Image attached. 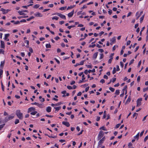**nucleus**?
I'll return each instance as SVG.
<instances>
[{"instance_id": "nucleus-53", "label": "nucleus", "mask_w": 148, "mask_h": 148, "mask_svg": "<svg viewBox=\"0 0 148 148\" xmlns=\"http://www.w3.org/2000/svg\"><path fill=\"white\" fill-rule=\"evenodd\" d=\"M131 41L130 40H128V41L126 43V45L127 46L128 45H130V43H131Z\"/></svg>"}, {"instance_id": "nucleus-32", "label": "nucleus", "mask_w": 148, "mask_h": 148, "mask_svg": "<svg viewBox=\"0 0 148 148\" xmlns=\"http://www.w3.org/2000/svg\"><path fill=\"white\" fill-rule=\"evenodd\" d=\"M19 122V121L18 119H16L15 120L14 123L15 124H17Z\"/></svg>"}, {"instance_id": "nucleus-4", "label": "nucleus", "mask_w": 148, "mask_h": 148, "mask_svg": "<svg viewBox=\"0 0 148 148\" xmlns=\"http://www.w3.org/2000/svg\"><path fill=\"white\" fill-rule=\"evenodd\" d=\"M26 20L23 19V20H21L20 21H15L14 20H12L11 21V23H14V24H19L20 22L22 23L23 22H26Z\"/></svg>"}, {"instance_id": "nucleus-28", "label": "nucleus", "mask_w": 148, "mask_h": 148, "mask_svg": "<svg viewBox=\"0 0 148 148\" xmlns=\"http://www.w3.org/2000/svg\"><path fill=\"white\" fill-rule=\"evenodd\" d=\"M95 72V69H92V70H89L88 71V73H90L91 72L92 73H94Z\"/></svg>"}, {"instance_id": "nucleus-29", "label": "nucleus", "mask_w": 148, "mask_h": 148, "mask_svg": "<svg viewBox=\"0 0 148 148\" xmlns=\"http://www.w3.org/2000/svg\"><path fill=\"white\" fill-rule=\"evenodd\" d=\"M40 6V5L39 4H36L33 7L34 8L37 9Z\"/></svg>"}, {"instance_id": "nucleus-9", "label": "nucleus", "mask_w": 148, "mask_h": 148, "mask_svg": "<svg viewBox=\"0 0 148 148\" xmlns=\"http://www.w3.org/2000/svg\"><path fill=\"white\" fill-rule=\"evenodd\" d=\"M0 10L2 12L3 14H5L8 13L10 11V10L9 9L5 10L3 8H1Z\"/></svg>"}, {"instance_id": "nucleus-42", "label": "nucleus", "mask_w": 148, "mask_h": 148, "mask_svg": "<svg viewBox=\"0 0 148 148\" xmlns=\"http://www.w3.org/2000/svg\"><path fill=\"white\" fill-rule=\"evenodd\" d=\"M5 125V124H3L0 125V130L4 127Z\"/></svg>"}, {"instance_id": "nucleus-6", "label": "nucleus", "mask_w": 148, "mask_h": 148, "mask_svg": "<svg viewBox=\"0 0 148 148\" xmlns=\"http://www.w3.org/2000/svg\"><path fill=\"white\" fill-rule=\"evenodd\" d=\"M142 100V98H138L137 101V105L136 107H139L141 105V101Z\"/></svg>"}, {"instance_id": "nucleus-63", "label": "nucleus", "mask_w": 148, "mask_h": 148, "mask_svg": "<svg viewBox=\"0 0 148 148\" xmlns=\"http://www.w3.org/2000/svg\"><path fill=\"white\" fill-rule=\"evenodd\" d=\"M73 7V6H69L67 8V10H69V9H72Z\"/></svg>"}, {"instance_id": "nucleus-22", "label": "nucleus", "mask_w": 148, "mask_h": 148, "mask_svg": "<svg viewBox=\"0 0 148 148\" xmlns=\"http://www.w3.org/2000/svg\"><path fill=\"white\" fill-rule=\"evenodd\" d=\"M110 41L112 42H115L116 41V38L115 37H113L110 40Z\"/></svg>"}, {"instance_id": "nucleus-23", "label": "nucleus", "mask_w": 148, "mask_h": 148, "mask_svg": "<svg viewBox=\"0 0 148 148\" xmlns=\"http://www.w3.org/2000/svg\"><path fill=\"white\" fill-rule=\"evenodd\" d=\"M54 108L56 109L55 112H56V111H58V110H60V109L61 107L60 106H59V107H54Z\"/></svg>"}, {"instance_id": "nucleus-2", "label": "nucleus", "mask_w": 148, "mask_h": 148, "mask_svg": "<svg viewBox=\"0 0 148 148\" xmlns=\"http://www.w3.org/2000/svg\"><path fill=\"white\" fill-rule=\"evenodd\" d=\"M143 14L142 16L140 17V18H144L145 16V14H143V12L141 11L140 12H137L136 14V16L137 17V18H138L140 17L141 15Z\"/></svg>"}, {"instance_id": "nucleus-34", "label": "nucleus", "mask_w": 148, "mask_h": 148, "mask_svg": "<svg viewBox=\"0 0 148 148\" xmlns=\"http://www.w3.org/2000/svg\"><path fill=\"white\" fill-rule=\"evenodd\" d=\"M66 7H62L60 8L59 9L61 10H63L66 9Z\"/></svg>"}, {"instance_id": "nucleus-7", "label": "nucleus", "mask_w": 148, "mask_h": 148, "mask_svg": "<svg viewBox=\"0 0 148 148\" xmlns=\"http://www.w3.org/2000/svg\"><path fill=\"white\" fill-rule=\"evenodd\" d=\"M89 17L90 18H91L92 17V16H86V13H82V15H81L79 16V17L80 18H85Z\"/></svg>"}, {"instance_id": "nucleus-5", "label": "nucleus", "mask_w": 148, "mask_h": 148, "mask_svg": "<svg viewBox=\"0 0 148 148\" xmlns=\"http://www.w3.org/2000/svg\"><path fill=\"white\" fill-rule=\"evenodd\" d=\"M103 135L104 133L102 131H100L99 132L98 136V140H100L101 138L103 136Z\"/></svg>"}, {"instance_id": "nucleus-19", "label": "nucleus", "mask_w": 148, "mask_h": 148, "mask_svg": "<svg viewBox=\"0 0 148 148\" xmlns=\"http://www.w3.org/2000/svg\"><path fill=\"white\" fill-rule=\"evenodd\" d=\"M127 87V86H125L124 87L123 89L122 90V92H123L124 93L125 91V94H126L127 93V90H126Z\"/></svg>"}, {"instance_id": "nucleus-38", "label": "nucleus", "mask_w": 148, "mask_h": 148, "mask_svg": "<svg viewBox=\"0 0 148 148\" xmlns=\"http://www.w3.org/2000/svg\"><path fill=\"white\" fill-rule=\"evenodd\" d=\"M119 90H116L115 94L117 95H118L119 94Z\"/></svg>"}, {"instance_id": "nucleus-16", "label": "nucleus", "mask_w": 148, "mask_h": 148, "mask_svg": "<svg viewBox=\"0 0 148 148\" xmlns=\"http://www.w3.org/2000/svg\"><path fill=\"white\" fill-rule=\"evenodd\" d=\"M82 79L80 80H79V83H82V82H83V80H84L85 79V77H84V75H82Z\"/></svg>"}, {"instance_id": "nucleus-46", "label": "nucleus", "mask_w": 148, "mask_h": 148, "mask_svg": "<svg viewBox=\"0 0 148 148\" xmlns=\"http://www.w3.org/2000/svg\"><path fill=\"white\" fill-rule=\"evenodd\" d=\"M95 46L96 45L95 44H94L93 45H90L89 46V47L94 48Z\"/></svg>"}, {"instance_id": "nucleus-56", "label": "nucleus", "mask_w": 148, "mask_h": 148, "mask_svg": "<svg viewBox=\"0 0 148 148\" xmlns=\"http://www.w3.org/2000/svg\"><path fill=\"white\" fill-rule=\"evenodd\" d=\"M100 82L102 83V84L104 83H105V80L103 79H102L100 81Z\"/></svg>"}, {"instance_id": "nucleus-48", "label": "nucleus", "mask_w": 148, "mask_h": 148, "mask_svg": "<svg viewBox=\"0 0 148 148\" xmlns=\"http://www.w3.org/2000/svg\"><path fill=\"white\" fill-rule=\"evenodd\" d=\"M148 139V135L146 136L144 138V141L145 142Z\"/></svg>"}, {"instance_id": "nucleus-62", "label": "nucleus", "mask_w": 148, "mask_h": 148, "mask_svg": "<svg viewBox=\"0 0 148 148\" xmlns=\"http://www.w3.org/2000/svg\"><path fill=\"white\" fill-rule=\"evenodd\" d=\"M116 71H119L120 70V69L119 68V66L118 65H117L116 66Z\"/></svg>"}, {"instance_id": "nucleus-50", "label": "nucleus", "mask_w": 148, "mask_h": 148, "mask_svg": "<svg viewBox=\"0 0 148 148\" xmlns=\"http://www.w3.org/2000/svg\"><path fill=\"white\" fill-rule=\"evenodd\" d=\"M87 8V6L86 5H84L82 7L81 9H83Z\"/></svg>"}, {"instance_id": "nucleus-21", "label": "nucleus", "mask_w": 148, "mask_h": 148, "mask_svg": "<svg viewBox=\"0 0 148 148\" xmlns=\"http://www.w3.org/2000/svg\"><path fill=\"white\" fill-rule=\"evenodd\" d=\"M31 104L32 105H36L37 106L39 107H40V106L41 105V104H39L37 102H35L34 103H32Z\"/></svg>"}, {"instance_id": "nucleus-20", "label": "nucleus", "mask_w": 148, "mask_h": 148, "mask_svg": "<svg viewBox=\"0 0 148 148\" xmlns=\"http://www.w3.org/2000/svg\"><path fill=\"white\" fill-rule=\"evenodd\" d=\"M139 132H138L137 135L134 136V138L136 139L137 140H138L139 139Z\"/></svg>"}, {"instance_id": "nucleus-26", "label": "nucleus", "mask_w": 148, "mask_h": 148, "mask_svg": "<svg viewBox=\"0 0 148 148\" xmlns=\"http://www.w3.org/2000/svg\"><path fill=\"white\" fill-rule=\"evenodd\" d=\"M46 47L47 48H51V46L50 44H47L46 45Z\"/></svg>"}, {"instance_id": "nucleus-60", "label": "nucleus", "mask_w": 148, "mask_h": 148, "mask_svg": "<svg viewBox=\"0 0 148 148\" xmlns=\"http://www.w3.org/2000/svg\"><path fill=\"white\" fill-rule=\"evenodd\" d=\"M29 51L32 53L33 52V50L31 47L29 48Z\"/></svg>"}, {"instance_id": "nucleus-24", "label": "nucleus", "mask_w": 148, "mask_h": 148, "mask_svg": "<svg viewBox=\"0 0 148 148\" xmlns=\"http://www.w3.org/2000/svg\"><path fill=\"white\" fill-rule=\"evenodd\" d=\"M18 12L19 14L20 15H23L24 14L23 11H18Z\"/></svg>"}, {"instance_id": "nucleus-12", "label": "nucleus", "mask_w": 148, "mask_h": 148, "mask_svg": "<svg viewBox=\"0 0 148 148\" xmlns=\"http://www.w3.org/2000/svg\"><path fill=\"white\" fill-rule=\"evenodd\" d=\"M1 48L4 49L5 47V43L4 41L2 40H1Z\"/></svg>"}, {"instance_id": "nucleus-18", "label": "nucleus", "mask_w": 148, "mask_h": 148, "mask_svg": "<svg viewBox=\"0 0 148 148\" xmlns=\"http://www.w3.org/2000/svg\"><path fill=\"white\" fill-rule=\"evenodd\" d=\"M98 53L97 52L95 53L94 54L93 56V57H92L94 59H95L97 57V56Z\"/></svg>"}, {"instance_id": "nucleus-8", "label": "nucleus", "mask_w": 148, "mask_h": 148, "mask_svg": "<svg viewBox=\"0 0 148 148\" xmlns=\"http://www.w3.org/2000/svg\"><path fill=\"white\" fill-rule=\"evenodd\" d=\"M14 118V116H12L10 115H9L8 117H6L5 119V121L7 122L8 120H11Z\"/></svg>"}, {"instance_id": "nucleus-31", "label": "nucleus", "mask_w": 148, "mask_h": 148, "mask_svg": "<svg viewBox=\"0 0 148 148\" xmlns=\"http://www.w3.org/2000/svg\"><path fill=\"white\" fill-rule=\"evenodd\" d=\"M25 43H26L27 45V46H26V47H27L28 48L29 47V41L27 40H26L25 41Z\"/></svg>"}, {"instance_id": "nucleus-36", "label": "nucleus", "mask_w": 148, "mask_h": 148, "mask_svg": "<svg viewBox=\"0 0 148 148\" xmlns=\"http://www.w3.org/2000/svg\"><path fill=\"white\" fill-rule=\"evenodd\" d=\"M85 60H82V61H81L80 63V64H79V65H83L84 64V62H85Z\"/></svg>"}, {"instance_id": "nucleus-43", "label": "nucleus", "mask_w": 148, "mask_h": 148, "mask_svg": "<svg viewBox=\"0 0 148 148\" xmlns=\"http://www.w3.org/2000/svg\"><path fill=\"white\" fill-rule=\"evenodd\" d=\"M62 104V102H59L56 104H55V106H59L60 105H61Z\"/></svg>"}, {"instance_id": "nucleus-49", "label": "nucleus", "mask_w": 148, "mask_h": 148, "mask_svg": "<svg viewBox=\"0 0 148 148\" xmlns=\"http://www.w3.org/2000/svg\"><path fill=\"white\" fill-rule=\"evenodd\" d=\"M148 87H147L146 88H143V91L144 92H145L146 91H147L148 90Z\"/></svg>"}, {"instance_id": "nucleus-44", "label": "nucleus", "mask_w": 148, "mask_h": 148, "mask_svg": "<svg viewBox=\"0 0 148 148\" xmlns=\"http://www.w3.org/2000/svg\"><path fill=\"white\" fill-rule=\"evenodd\" d=\"M67 88L69 90H71V89H73L72 87L70 86H67Z\"/></svg>"}, {"instance_id": "nucleus-47", "label": "nucleus", "mask_w": 148, "mask_h": 148, "mask_svg": "<svg viewBox=\"0 0 148 148\" xmlns=\"http://www.w3.org/2000/svg\"><path fill=\"white\" fill-rule=\"evenodd\" d=\"M75 27V25H71V26H69L68 27V28L69 29H71V28L72 27Z\"/></svg>"}, {"instance_id": "nucleus-35", "label": "nucleus", "mask_w": 148, "mask_h": 148, "mask_svg": "<svg viewBox=\"0 0 148 148\" xmlns=\"http://www.w3.org/2000/svg\"><path fill=\"white\" fill-rule=\"evenodd\" d=\"M109 89L112 92H114L115 90L114 88L111 87H110L109 88Z\"/></svg>"}, {"instance_id": "nucleus-55", "label": "nucleus", "mask_w": 148, "mask_h": 148, "mask_svg": "<svg viewBox=\"0 0 148 148\" xmlns=\"http://www.w3.org/2000/svg\"><path fill=\"white\" fill-rule=\"evenodd\" d=\"M138 115V114L137 113H136V112L134 113L133 114V117L134 118L135 116H137Z\"/></svg>"}, {"instance_id": "nucleus-10", "label": "nucleus", "mask_w": 148, "mask_h": 148, "mask_svg": "<svg viewBox=\"0 0 148 148\" xmlns=\"http://www.w3.org/2000/svg\"><path fill=\"white\" fill-rule=\"evenodd\" d=\"M57 15L58 16H59L61 18L64 19L66 18V16L65 15L62 14L60 13H58Z\"/></svg>"}, {"instance_id": "nucleus-39", "label": "nucleus", "mask_w": 148, "mask_h": 148, "mask_svg": "<svg viewBox=\"0 0 148 148\" xmlns=\"http://www.w3.org/2000/svg\"><path fill=\"white\" fill-rule=\"evenodd\" d=\"M100 130H105V131H106V130H107L105 128V127L104 126H103L101 127L100 128Z\"/></svg>"}, {"instance_id": "nucleus-61", "label": "nucleus", "mask_w": 148, "mask_h": 148, "mask_svg": "<svg viewBox=\"0 0 148 148\" xmlns=\"http://www.w3.org/2000/svg\"><path fill=\"white\" fill-rule=\"evenodd\" d=\"M144 130H143V131L140 133V137L142 136V135H143L144 133Z\"/></svg>"}, {"instance_id": "nucleus-33", "label": "nucleus", "mask_w": 148, "mask_h": 148, "mask_svg": "<svg viewBox=\"0 0 148 148\" xmlns=\"http://www.w3.org/2000/svg\"><path fill=\"white\" fill-rule=\"evenodd\" d=\"M37 112L36 111H34L33 112H32L30 113V114L32 115H35L36 113H37Z\"/></svg>"}, {"instance_id": "nucleus-54", "label": "nucleus", "mask_w": 148, "mask_h": 148, "mask_svg": "<svg viewBox=\"0 0 148 148\" xmlns=\"http://www.w3.org/2000/svg\"><path fill=\"white\" fill-rule=\"evenodd\" d=\"M98 51L101 53H102L104 52V50L103 49H98Z\"/></svg>"}, {"instance_id": "nucleus-58", "label": "nucleus", "mask_w": 148, "mask_h": 148, "mask_svg": "<svg viewBox=\"0 0 148 148\" xmlns=\"http://www.w3.org/2000/svg\"><path fill=\"white\" fill-rule=\"evenodd\" d=\"M120 64L121 66V67L122 68H123L124 66L123 63L122 62H120Z\"/></svg>"}, {"instance_id": "nucleus-15", "label": "nucleus", "mask_w": 148, "mask_h": 148, "mask_svg": "<svg viewBox=\"0 0 148 148\" xmlns=\"http://www.w3.org/2000/svg\"><path fill=\"white\" fill-rule=\"evenodd\" d=\"M74 10H73L71 12L68 13V15L69 18L71 17L73 15Z\"/></svg>"}, {"instance_id": "nucleus-30", "label": "nucleus", "mask_w": 148, "mask_h": 148, "mask_svg": "<svg viewBox=\"0 0 148 148\" xmlns=\"http://www.w3.org/2000/svg\"><path fill=\"white\" fill-rule=\"evenodd\" d=\"M4 65V61H1V63L0 66L1 67H3Z\"/></svg>"}, {"instance_id": "nucleus-57", "label": "nucleus", "mask_w": 148, "mask_h": 148, "mask_svg": "<svg viewBox=\"0 0 148 148\" xmlns=\"http://www.w3.org/2000/svg\"><path fill=\"white\" fill-rule=\"evenodd\" d=\"M113 59H112V58H110L109 60H108V63H109V64H110L111 63V62H112V60Z\"/></svg>"}, {"instance_id": "nucleus-45", "label": "nucleus", "mask_w": 148, "mask_h": 148, "mask_svg": "<svg viewBox=\"0 0 148 148\" xmlns=\"http://www.w3.org/2000/svg\"><path fill=\"white\" fill-rule=\"evenodd\" d=\"M4 51L3 49H0V53L3 54H4Z\"/></svg>"}, {"instance_id": "nucleus-37", "label": "nucleus", "mask_w": 148, "mask_h": 148, "mask_svg": "<svg viewBox=\"0 0 148 148\" xmlns=\"http://www.w3.org/2000/svg\"><path fill=\"white\" fill-rule=\"evenodd\" d=\"M116 68L115 67H114L113 69V70L112 71V73L113 74H114L116 73Z\"/></svg>"}, {"instance_id": "nucleus-64", "label": "nucleus", "mask_w": 148, "mask_h": 148, "mask_svg": "<svg viewBox=\"0 0 148 148\" xmlns=\"http://www.w3.org/2000/svg\"><path fill=\"white\" fill-rule=\"evenodd\" d=\"M140 76H138L137 78V81L138 82H139L140 81Z\"/></svg>"}, {"instance_id": "nucleus-27", "label": "nucleus", "mask_w": 148, "mask_h": 148, "mask_svg": "<svg viewBox=\"0 0 148 148\" xmlns=\"http://www.w3.org/2000/svg\"><path fill=\"white\" fill-rule=\"evenodd\" d=\"M10 36V34H5V37L4 38V39L5 40H6L7 39V38L8 37Z\"/></svg>"}, {"instance_id": "nucleus-1", "label": "nucleus", "mask_w": 148, "mask_h": 148, "mask_svg": "<svg viewBox=\"0 0 148 148\" xmlns=\"http://www.w3.org/2000/svg\"><path fill=\"white\" fill-rule=\"evenodd\" d=\"M16 114L20 119L22 120L23 119V114L21 112L20 110H16Z\"/></svg>"}, {"instance_id": "nucleus-14", "label": "nucleus", "mask_w": 148, "mask_h": 148, "mask_svg": "<svg viewBox=\"0 0 148 148\" xmlns=\"http://www.w3.org/2000/svg\"><path fill=\"white\" fill-rule=\"evenodd\" d=\"M62 123L63 125H66L67 127H69L70 126V124L69 122H65L64 121H63L62 122Z\"/></svg>"}, {"instance_id": "nucleus-40", "label": "nucleus", "mask_w": 148, "mask_h": 148, "mask_svg": "<svg viewBox=\"0 0 148 148\" xmlns=\"http://www.w3.org/2000/svg\"><path fill=\"white\" fill-rule=\"evenodd\" d=\"M144 97H145V100H147V99L148 97V96L146 94H145L144 95Z\"/></svg>"}, {"instance_id": "nucleus-17", "label": "nucleus", "mask_w": 148, "mask_h": 148, "mask_svg": "<svg viewBox=\"0 0 148 148\" xmlns=\"http://www.w3.org/2000/svg\"><path fill=\"white\" fill-rule=\"evenodd\" d=\"M46 110L48 112H51V108L50 106L47 107L46 109Z\"/></svg>"}, {"instance_id": "nucleus-11", "label": "nucleus", "mask_w": 148, "mask_h": 148, "mask_svg": "<svg viewBox=\"0 0 148 148\" xmlns=\"http://www.w3.org/2000/svg\"><path fill=\"white\" fill-rule=\"evenodd\" d=\"M34 15L36 17H41L42 16V14L39 12H37V13H35L34 14Z\"/></svg>"}, {"instance_id": "nucleus-25", "label": "nucleus", "mask_w": 148, "mask_h": 148, "mask_svg": "<svg viewBox=\"0 0 148 148\" xmlns=\"http://www.w3.org/2000/svg\"><path fill=\"white\" fill-rule=\"evenodd\" d=\"M131 99L129 97L125 102V103H128L131 101Z\"/></svg>"}, {"instance_id": "nucleus-13", "label": "nucleus", "mask_w": 148, "mask_h": 148, "mask_svg": "<svg viewBox=\"0 0 148 148\" xmlns=\"http://www.w3.org/2000/svg\"><path fill=\"white\" fill-rule=\"evenodd\" d=\"M35 110V109L34 108L31 107L28 109L27 112L28 113H29L32 112V111H34Z\"/></svg>"}, {"instance_id": "nucleus-51", "label": "nucleus", "mask_w": 148, "mask_h": 148, "mask_svg": "<svg viewBox=\"0 0 148 148\" xmlns=\"http://www.w3.org/2000/svg\"><path fill=\"white\" fill-rule=\"evenodd\" d=\"M134 61V59H133L132 60H131L130 62L129 65H130L131 64H132L133 63Z\"/></svg>"}, {"instance_id": "nucleus-3", "label": "nucleus", "mask_w": 148, "mask_h": 148, "mask_svg": "<svg viewBox=\"0 0 148 148\" xmlns=\"http://www.w3.org/2000/svg\"><path fill=\"white\" fill-rule=\"evenodd\" d=\"M105 140V136L103 137L100 140L98 143V145L97 146V147L98 148H99L101 146L103 142Z\"/></svg>"}, {"instance_id": "nucleus-52", "label": "nucleus", "mask_w": 148, "mask_h": 148, "mask_svg": "<svg viewBox=\"0 0 148 148\" xmlns=\"http://www.w3.org/2000/svg\"><path fill=\"white\" fill-rule=\"evenodd\" d=\"M121 123H119L118 124H117L116 126V128H117L119 127L121 125Z\"/></svg>"}, {"instance_id": "nucleus-59", "label": "nucleus", "mask_w": 148, "mask_h": 148, "mask_svg": "<svg viewBox=\"0 0 148 148\" xmlns=\"http://www.w3.org/2000/svg\"><path fill=\"white\" fill-rule=\"evenodd\" d=\"M96 46L99 48H101L102 47V46L101 45H99L98 44H96Z\"/></svg>"}, {"instance_id": "nucleus-41", "label": "nucleus", "mask_w": 148, "mask_h": 148, "mask_svg": "<svg viewBox=\"0 0 148 148\" xmlns=\"http://www.w3.org/2000/svg\"><path fill=\"white\" fill-rule=\"evenodd\" d=\"M103 57H104V55H103V53L101 54L99 59L100 60L102 59L103 58Z\"/></svg>"}]
</instances>
